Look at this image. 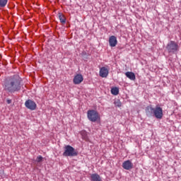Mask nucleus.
Here are the masks:
<instances>
[{
	"instance_id": "1",
	"label": "nucleus",
	"mask_w": 181,
	"mask_h": 181,
	"mask_svg": "<svg viewBox=\"0 0 181 181\" xmlns=\"http://www.w3.org/2000/svg\"><path fill=\"white\" fill-rule=\"evenodd\" d=\"M5 91L13 94L18 93L22 88V78L19 75H13L5 80L3 85Z\"/></svg>"
},
{
	"instance_id": "2",
	"label": "nucleus",
	"mask_w": 181,
	"mask_h": 181,
	"mask_svg": "<svg viewBox=\"0 0 181 181\" xmlns=\"http://www.w3.org/2000/svg\"><path fill=\"white\" fill-rule=\"evenodd\" d=\"M165 49L168 53H172V54H175L179 52V45L175 41H170Z\"/></svg>"
},
{
	"instance_id": "3",
	"label": "nucleus",
	"mask_w": 181,
	"mask_h": 181,
	"mask_svg": "<svg viewBox=\"0 0 181 181\" xmlns=\"http://www.w3.org/2000/svg\"><path fill=\"white\" fill-rule=\"evenodd\" d=\"M78 153L73 146L68 145L64 148V152L63 153L64 156H77Z\"/></svg>"
},
{
	"instance_id": "4",
	"label": "nucleus",
	"mask_w": 181,
	"mask_h": 181,
	"mask_svg": "<svg viewBox=\"0 0 181 181\" xmlns=\"http://www.w3.org/2000/svg\"><path fill=\"white\" fill-rule=\"evenodd\" d=\"M25 105L28 110H31L33 111L36 110V103L33 102V100H28L25 101Z\"/></svg>"
},
{
	"instance_id": "5",
	"label": "nucleus",
	"mask_w": 181,
	"mask_h": 181,
	"mask_svg": "<svg viewBox=\"0 0 181 181\" xmlns=\"http://www.w3.org/2000/svg\"><path fill=\"white\" fill-rule=\"evenodd\" d=\"M109 45L110 47H115V46L118 45V40H117V37H115V35H112L109 37Z\"/></svg>"
},
{
	"instance_id": "6",
	"label": "nucleus",
	"mask_w": 181,
	"mask_h": 181,
	"mask_svg": "<svg viewBox=\"0 0 181 181\" xmlns=\"http://www.w3.org/2000/svg\"><path fill=\"white\" fill-rule=\"evenodd\" d=\"M122 168L126 170H131L134 168V164H132L131 160H127L122 163Z\"/></svg>"
},
{
	"instance_id": "7",
	"label": "nucleus",
	"mask_w": 181,
	"mask_h": 181,
	"mask_svg": "<svg viewBox=\"0 0 181 181\" xmlns=\"http://www.w3.org/2000/svg\"><path fill=\"white\" fill-rule=\"evenodd\" d=\"M109 73H110V71H108V69L103 66V67L100 68L99 74H100V77L105 78L108 77Z\"/></svg>"
},
{
	"instance_id": "8",
	"label": "nucleus",
	"mask_w": 181,
	"mask_h": 181,
	"mask_svg": "<svg viewBox=\"0 0 181 181\" xmlns=\"http://www.w3.org/2000/svg\"><path fill=\"white\" fill-rule=\"evenodd\" d=\"M88 118L92 122L100 121V115L98 114H88Z\"/></svg>"
},
{
	"instance_id": "9",
	"label": "nucleus",
	"mask_w": 181,
	"mask_h": 181,
	"mask_svg": "<svg viewBox=\"0 0 181 181\" xmlns=\"http://www.w3.org/2000/svg\"><path fill=\"white\" fill-rule=\"evenodd\" d=\"M83 80H84V78H83V75L77 74L74 76L73 82L74 84H81V83H83Z\"/></svg>"
},
{
	"instance_id": "10",
	"label": "nucleus",
	"mask_w": 181,
	"mask_h": 181,
	"mask_svg": "<svg viewBox=\"0 0 181 181\" xmlns=\"http://www.w3.org/2000/svg\"><path fill=\"white\" fill-rule=\"evenodd\" d=\"M90 181H103L101 176L97 173L92 174L90 175Z\"/></svg>"
},
{
	"instance_id": "11",
	"label": "nucleus",
	"mask_w": 181,
	"mask_h": 181,
	"mask_svg": "<svg viewBox=\"0 0 181 181\" xmlns=\"http://www.w3.org/2000/svg\"><path fill=\"white\" fill-rule=\"evenodd\" d=\"M125 76L127 77V78H129V80H132L133 81H135L136 78L134 72L127 71L125 73Z\"/></svg>"
},
{
	"instance_id": "12",
	"label": "nucleus",
	"mask_w": 181,
	"mask_h": 181,
	"mask_svg": "<svg viewBox=\"0 0 181 181\" xmlns=\"http://www.w3.org/2000/svg\"><path fill=\"white\" fill-rule=\"evenodd\" d=\"M58 17L61 23H66V17L64 16V15H63V13H59Z\"/></svg>"
},
{
	"instance_id": "13",
	"label": "nucleus",
	"mask_w": 181,
	"mask_h": 181,
	"mask_svg": "<svg viewBox=\"0 0 181 181\" xmlns=\"http://www.w3.org/2000/svg\"><path fill=\"white\" fill-rule=\"evenodd\" d=\"M154 114H163V110L159 105H157L153 110Z\"/></svg>"
},
{
	"instance_id": "14",
	"label": "nucleus",
	"mask_w": 181,
	"mask_h": 181,
	"mask_svg": "<svg viewBox=\"0 0 181 181\" xmlns=\"http://www.w3.org/2000/svg\"><path fill=\"white\" fill-rule=\"evenodd\" d=\"M111 93L113 95H118V94H119V89L117 87L112 88Z\"/></svg>"
},
{
	"instance_id": "15",
	"label": "nucleus",
	"mask_w": 181,
	"mask_h": 181,
	"mask_svg": "<svg viewBox=\"0 0 181 181\" xmlns=\"http://www.w3.org/2000/svg\"><path fill=\"white\" fill-rule=\"evenodd\" d=\"M8 4V0H0V8H5Z\"/></svg>"
},
{
	"instance_id": "16",
	"label": "nucleus",
	"mask_w": 181,
	"mask_h": 181,
	"mask_svg": "<svg viewBox=\"0 0 181 181\" xmlns=\"http://www.w3.org/2000/svg\"><path fill=\"white\" fill-rule=\"evenodd\" d=\"M154 110L152 105H149L146 108V112H153Z\"/></svg>"
},
{
	"instance_id": "17",
	"label": "nucleus",
	"mask_w": 181,
	"mask_h": 181,
	"mask_svg": "<svg viewBox=\"0 0 181 181\" xmlns=\"http://www.w3.org/2000/svg\"><path fill=\"white\" fill-rule=\"evenodd\" d=\"M114 104H115V107H121V105H122V103L118 99L115 100Z\"/></svg>"
},
{
	"instance_id": "18",
	"label": "nucleus",
	"mask_w": 181,
	"mask_h": 181,
	"mask_svg": "<svg viewBox=\"0 0 181 181\" xmlns=\"http://www.w3.org/2000/svg\"><path fill=\"white\" fill-rule=\"evenodd\" d=\"M153 117H155V118H157L158 119H162V117H163V114H154L153 115Z\"/></svg>"
},
{
	"instance_id": "19",
	"label": "nucleus",
	"mask_w": 181,
	"mask_h": 181,
	"mask_svg": "<svg viewBox=\"0 0 181 181\" xmlns=\"http://www.w3.org/2000/svg\"><path fill=\"white\" fill-rule=\"evenodd\" d=\"M42 160H43V157L42 156H39L37 157V162L40 163L42 162Z\"/></svg>"
},
{
	"instance_id": "20",
	"label": "nucleus",
	"mask_w": 181,
	"mask_h": 181,
	"mask_svg": "<svg viewBox=\"0 0 181 181\" xmlns=\"http://www.w3.org/2000/svg\"><path fill=\"white\" fill-rule=\"evenodd\" d=\"M87 114H97V112L94 110H88Z\"/></svg>"
},
{
	"instance_id": "21",
	"label": "nucleus",
	"mask_w": 181,
	"mask_h": 181,
	"mask_svg": "<svg viewBox=\"0 0 181 181\" xmlns=\"http://www.w3.org/2000/svg\"><path fill=\"white\" fill-rule=\"evenodd\" d=\"M6 103H7V104H11V103H12V100H11V99H7V100H6Z\"/></svg>"
}]
</instances>
